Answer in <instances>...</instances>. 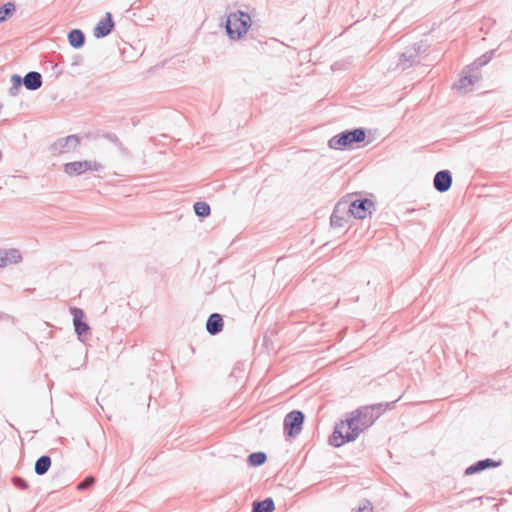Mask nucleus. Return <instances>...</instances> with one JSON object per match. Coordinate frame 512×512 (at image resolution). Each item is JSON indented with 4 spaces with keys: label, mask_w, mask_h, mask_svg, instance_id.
<instances>
[{
    "label": "nucleus",
    "mask_w": 512,
    "mask_h": 512,
    "mask_svg": "<svg viewBox=\"0 0 512 512\" xmlns=\"http://www.w3.org/2000/svg\"><path fill=\"white\" fill-rule=\"evenodd\" d=\"M409 391L402 392L392 401L365 405L346 415V422L349 429H352V435H348V439H357V437L374 424V422L387 410L394 408L396 402L405 399V404H420L431 402L433 399L426 397H410Z\"/></svg>",
    "instance_id": "nucleus-1"
},
{
    "label": "nucleus",
    "mask_w": 512,
    "mask_h": 512,
    "mask_svg": "<svg viewBox=\"0 0 512 512\" xmlns=\"http://www.w3.org/2000/svg\"><path fill=\"white\" fill-rule=\"evenodd\" d=\"M251 26V18L248 14L238 11L227 17L226 30L231 39H240Z\"/></svg>",
    "instance_id": "nucleus-2"
},
{
    "label": "nucleus",
    "mask_w": 512,
    "mask_h": 512,
    "mask_svg": "<svg viewBox=\"0 0 512 512\" xmlns=\"http://www.w3.org/2000/svg\"><path fill=\"white\" fill-rule=\"evenodd\" d=\"M347 200L348 212L356 219H366L372 215L374 210V202L370 199H352V195H348Z\"/></svg>",
    "instance_id": "nucleus-3"
},
{
    "label": "nucleus",
    "mask_w": 512,
    "mask_h": 512,
    "mask_svg": "<svg viewBox=\"0 0 512 512\" xmlns=\"http://www.w3.org/2000/svg\"><path fill=\"white\" fill-rule=\"evenodd\" d=\"M365 137L366 134L363 129H354L333 137L330 140V146L334 149H342L344 147L352 146L354 143L364 141Z\"/></svg>",
    "instance_id": "nucleus-4"
},
{
    "label": "nucleus",
    "mask_w": 512,
    "mask_h": 512,
    "mask_svg": "<svg viewBox=\"0 0 512 512\" xmlns=\"http://www.w3.org/2000/svg\"><path fill=\"white\" fill-rule=\"evenodd\" d=\"M101 168V164L95 160H82L66 163L64 172L69 176H79L88 172H95Z\"/></svg>",
    "instance_id": "nucleus-5"
},
{
    "label": "nucleus",
    "mask_w": 512,
    "mask_h": 512,
    "mask_svg": "<svg viewBox=\"0 0 512 512\" xmlns=\"http://www.w3.org/2000/svg\"><path fill=\"white\" fill-rule=\"evenodd\" d=\"M305 415L302 411L293 410L284 418V433L289 437L297 436L303 428Z\"/></svg>",
    "instance_id": "nucleus-6"
},
{
    "label": "nucleus",
    "mask_w": 512,
    "mask_h": 512,
    "mask_svg": "<svg viewBox=\"0 0 512 512\" xmlns=\"http://www.w3.org/2000/svg\"><path fill=\"white\" fill-rule=\"evenodd\" d=\"M352 435V429L347 426L346 419L336 423L333 433L329 436L328 442L333 447H340L345 443L355 441L356 439H348V435Z\"/></svg>",
    "instance_id": "nucleus-7"
},
{
    "label": "nucleus",
    "mask_w": 512,
    "mask_h": 512,
    "mask_svg": "<svg viewBox=\"0 0 512 512\" xmlns=\"http://www.w3.org/2000/svg\"><path fill=\"white\" fill-rule=\"evenodd\" d=\"M501 465H502V460L496 461V460H493L490 458H486L483 460H479V461L475 462L474 464L470 465L469 467H467L464 471V474L466 476H469V475H473L476 473H480L489 468L499 467Z\"/></svg>",
    "instance_id": "nucleus-8"
},
{
    "label": "nucleus",
    "mask_w": 512,
    "mask_h": 512,
    "mask_svg": "<svg viewBox=\"0 0 512 512\" xmlns=\"http://www.w3.org/2000/svg\"><path fill=\"white\" fill-rule=\"evenodd\" d=\"M70 311L73 315V323L77 334L79 336L86 334L89 331V326L84 321V312L78 308H71Z\"/></svg>",
    "instance_id": "nucleus-9"
},
{
    "label": "nucleus",
    "mask_w": 512,
    "mask_h": 512,
    "mask_svg": "<svg viewBox=\"0 0 512 512\" xmlns=\"http://www.w3.org/2000/svg\"><path fill=\"white\" fill-rule=\"evenodd\" d=\"M114 23L110 13H106V17L99 21L94 29V36L97 38L107 36L113 29Z\"/></svg>",
    "instance_id": "nucleus-10"
},
{
    "label": "nucleus",
    "mask_w": 512,
    "mask_h": 512,
    "mask_svg": "<svg viewBox=\"0 0 512 512\" xmlns=\"http://www.w3.org/2000/svg\"><path fill=\"white\" fill-rule=\"evenodd\" d=\"M452 184V178L448 171H440L434 177V187L439 192H446Z\"/></svg>",
    "instance_id": "nucleus-11"
},
{
    "label": "nucleus",
    "mask_w": 512,
    "mask_h": 512,
    "mask_svg": "<svg viewBox=\"0 0 512 512\" xmlns=\"http://www.w3.org/2000/svg\"><path fill=\"white\" fill-rule=\"evenodd\" d=\"M21 254L16 249L0 250V268L8 264H16L21 261Z\"/></svg>",
    "instance_id": "nucleus-12"
},
{
    "label": "nucleus",
    "mask_w": 512,
    "mask_h": 512,
    "mask_svg": "<svg viewBox=\"0 0 512 512\" xmlns=\"http://www.w3.org/2000/svg\"><path fill=\"white\" fill-rule=\"evenodd\" d=\"M206 328L210 334H216L220 332L223 328L222 317L217 313L210 315L206 323Z\"/></svg>",
    "instance_id": "nucleus-13"
},
{
    "label": "nucleus",
    "mask_w": 512,
    "mask_h": 512,
    "mask_svg": "<svg viewBox=\"0 0 512 512\" xmlns=\"http://www.w3.org/2000/svg\"><path fill=\"white\" fill-rule=\"evenodd\" d=\"M51 457L49 455H43L39 457L34 466V471L37 475L42 476L48 472L51 467Z\"/></svg>",
    "instance_id": "nucleus-14"
},
{
    "label": "nucleus",
    "mask_w": 512,
    "mask_h": 512,
    "mask_svg": "<svg viewBox=\"0 0 512 512\" xmlns=\"http://www.w3.org/2000/svg\"><path fill=\"white\" fill-rule=\"evenodd\" d=\"M275 504L272 498L254 501L252 504V512H273Z\"/></svg>",
    "instance_id": "nucleus-15"
},
{
    "label": "nucleus",
    "mask_w": 512,
    "mask_h": 512,
    "mask_svg": "<svg viewBox=\"0 0 512 512\" xmlns=\"http://www.w3.org/2000/svg\"><path fill=\"white\" fill-rule=\"evenodd\" d=\"M24 85L27 89L35 90L41 87V75L38 72H29L24 78Z\"/></svg>",
    "instance_id": "nucleus-16"
},
{
    "label": "nucleus",
    "mask_w": 512,
    "mask_h": 512,
    "mask_svg": "<svg viewBox=\"0 0 512 512\" xmlns=\"http://www.w3.org/2000/svg\"><path fill=\"white\" fill-rule=\"evenodd\" d=\"M267 461V455L265 452H253L248 455L247 463L251 467H259Z\"/></svg>",
    "instance_id": "nucleus-17"
},
{
    "label": "nucleus",
    "mask_w": 512,
    "mask_h": 512,
    "mask_svg": "<svg viewBox=\"0 0 512 512\" xmlns=\"http://www.w3.org/2000/svg\"><path fill=\"white\" fill-rule=\"evenodd\" d=\"M68 41L72 47L80 48L84 44V34L80 30L74 29L68 34Z\"/></svg>",
    "instance_id": "nucleus-18"
},
{
    "label": "nucleus",
    "mask_w": 512,
    "mask_h": 512,
    "mask_svg": "<svg viewBox=\"0 0 512 512\" xmlns=\"http://www.w3.org/2000/svg\"><path fill=\"white\" fill-rule=\"evenodd\" d=\"M476 76H464L458 82V89L462 91H468L477 82Z\"/></svg>",
    "instance_id": "nucleus-19"
},
{
    "label": "nucleus",
    "mask_w": 512,
    "mask_h": 512,
    "mask_svg": "<svg viewBox=\"0 0 512 512\" xmlns=\"http://www.w3.org/2000/svg\"><path fill=\"white\" fill-rule=\"evenodd\" d=\"M347 200H342L336 206L332 216H331V224L336 227H341L343 225V217L339 215L340 208L342 205L346 204Z\"/></svg>",
    "instance_id": "nucleus-20"
},
{
    "label": "nucleus",
    "mask_w": 512,
    "mask_h": 512,
    "mask_svg": "<svg viewBox=\"0 0 512 512\" xmlns=\"http://www.w3.org/2000/svg\"><path fill=\"white\" fill-rule=\"evenodd\" d=\"M194 211L200 217H206L210 214V206L206 202H196Z\"/></svg>",
    "instance_id": "nucleus-21"
},
{
    "label": "nucleus",
    "mask_w": 512,
    "mask_h": 512,
    "mask_svg": "<svg viewBox=\"0 0 512 512\" xmlns=\"http://www.w3.org/2000/svg\"><path fill=\"white\" fill-rule=\"evenodd\" d=\"M15 11V5L11 2L0 8V22L5 21Z\"/></svg>",
    "instance_id": "nucleus-22"
},
{
    "label": "nucleus",
    "mask_w": 512,
    "mask_h": 512,
    "mask_svg": "<svg viewBox=\"0 0 512 512\" xmlns=\"http://www.w3.org/2000/svg\"><path fill=\"white\" fill-rule=\"evenodd\" d=\"M354 512H373L374 507L370 500L368 499H361L359 501V506L355 509H353Z\"/></svg>",
    "instance_id": "nucleus-23"
},
{
    "label": "nucleus",
    "mask_w": 512,
    "mask_h": 512,
    "mask_svg": "<svg viewBox=\"0 0 512 512\" xmlns=\"http://www.w3.org/2000/svg\"><path fill=\"white\" fill-rule=\"evenodd\" d=\"M12 484L20 490H28L29 484L28 482L21 476H13L11 479Z\"/></svg>",
    "instance_id": "nucleus-24"
},
{
    "label": "nucleus",
    "mask_w": 512,
    "mask_h": 512,
    "mask_svg": "<svg viewBox=\"0 0 512 512\" xmlns=\"http://www.w3.org/2000/svg\"><path fill=\"white\" fill-rule=\"evenodd\" d=\"M95 482H96V479L94 476H88L77 485V489L78 490L88 489V488L92 487L95 484Z\"/></svg>",
    "instance_id": "nucleus-25"
},
{
    "label": "nucleus",
    "mask_w": 512,
    "mask_h": 512,
    "mask_svg": "<svg viewBox=\"0 0 512 512\" xmlns=\"http://www.w3.org/2000/svg\"><path fill=\"white\" fill-rule=\"evenodd\" d=\"M67 142H73L74 144H78V138L75 137V136H69L67 139H66Z\"/></svg>",
    "instance_id": "nucleus-26"
},
{
    "label": "nucleus",
    "mask_w": 512,
    "mask_h": 512,
    "mask_svg": "<svg viewBox=\"0 0 512 512\" xmlns=\"http://www.w3.org/2000/svg\"><path fill=\"white\" fill-rule=\"evenodd\" d=\"M13 80L17 82L18 85H20V77L19 76H13Z\"/></svg>",
    "instance_id": "nucleus-27"
}]
</instances>
